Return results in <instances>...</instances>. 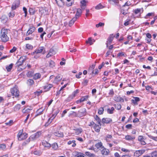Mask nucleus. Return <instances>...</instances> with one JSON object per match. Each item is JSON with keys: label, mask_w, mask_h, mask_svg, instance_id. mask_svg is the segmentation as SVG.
<instances>
[{"label": "nucleus", "mask_w": 157, "mask_h": 157, "mask_svg": "<svg viewBox=\"0 0 157 157\" xmlns=\"http://www.w3.org/2000/svg\"><path fill=\"white\" fill-rule=\"evenodd\" d=\"M18 140L19 141H21L25 139L28 137V134L25 132H23V129L19 131L17 135Z\"/></svg>", "instance_id": "f03ea898"}, {"label": "nucleus", "mask_w": 157, "mask_h": 157, "mask_svg": "<svg viewBox=\"0 0 157 157\" xmlns=\"http://www.w3.org/2000/svg\"><path fill=\"white\" fill-rule=\"evenodd\" d=\"M32 153L37 155H40L41 154V152L40 151L37 150L33 151Z\"/></svg>", "instance_id": "603ef678"}, {"label": "nucleus", "mask_w": 157, "mask_h": 157, "mask_svg": "<svg viewBox=\"0 0 157 157\" xmlns=\"http://www.w3.org/2000/svg\"><path fill=\"white\" fill-rule=\"evenodd\" d=\"M19 4L20 2L19 0H15L12 6V9L13 10H14L16 9L19 6Z\"/></svg>", "instance_id": "0eeeda50"}, {"label": "nucleus", "mask_w": 157, "mask_h": 157, "mask_svg": "<svg viewBox=\"0 0 157 157\" xmlns=\"http://www.w3.org/2000/svg\"><path fill=\"white\" fill-rule=\"evenodd\" d=\"M52 148L54 150H57L58 148V145L57 143H55L52 145Z\"/></svg>", "instance_id": "a19ab883"}, {"label": "nucleus", "mask_w": 157, "mask_h": 157, "mask_svg": "<svg viewBox=\"0 0 157 157\" xmlns=\"http://www.w3.org/2000/svg\"><path fill=\"white\" fill-rule=\"evenodd\" d=\"M144 10L143 8H137L135 9L134 10V12L136 14H139L140 15L141 14L143 13Z\"/></svg>", "instance_id": "4468645a"}, {"label": "nucleus", "mask_w": 157, "mask_h": 157, "mask_svg": "<svg viewBox=\"0 0 157 157\" xmlns=\"http://www.w3.org/2000/svg\"><path fill=\"white\" fill-rule=\"evenodd\" d=\"M29 11L30 14L33 15L34 14L35 11L34 9L32 8H29Z\"/></svg>", "instance_id": "bf43d9fd"}, {"label": "nucleus", "mask_w": 157, "mask_h": 157, "mask_svg": "<svg viewBox=\"0 0 157 157\" xmlns=\"http://www.w3.org/2000/svg\"><path fill=\"white\" fill-rule=\"evenodd\" d=\"M114 37V36L113 34L110 35L107 39V41L106 43L107 47L108 46L109 44H110L112 43Z\"/></svg>", "instance_id": "9d476101"}, {"label": "nucleus", "mask_w": 157, "mask_h": 157, "mask_svg": "<svg viewBox=\"0 0 157 157\" xmlns=\"http://www.w3.org/2000/svg\"><path fill=\"white\" fill-rule=\"evenodd\" d=\"M51 117L49 118L48 120V121L47 122H46L45 124V126L46 127H47L48 126V125L51 123L52 122V120L54 118H53L52 119H51Z\"/></svg>", "instance_id": "5fc2aeb1"}, {"label": "nucleus", "mask_w": 157, "mask_h": 157, "mask_svg": "<svg viewBox=\"0 0 157 157\" xmlns=\"http://www.w3.org/2000/svg\"><path fill=\"white\" fill-rule=\"evenodd\" d=\"M88 81V80L86 79H84L83 80V81L82 82V84L84 86H86L87 85Z\"/></svg>", "instance_id": "de8ad7c7"}, {"label": "nucleus", "mask_w": 157, "mask_h": 157, "mask_svg": "<svg viewBox=\"0 0 157 157\" xmlns=\"http://www.w3.org/2000/svg\"><path fill=\"white\" fill-rule=\"evenodd\" d=\"M44 110V109H43L42 108L39 109L36 112V116H37L42 114Z\"/></svg>", "instance_id": "2f4dec72"}, {"label": "nucleus", "mask_w": 157, "mask_h": 157, "mask_svg": "<svg viewBox=\"0 0 157 157\" xmlns=\"http://www.w3.org/2000/svg\"><path fill=\"white\" fill-rule=\"evenodd\" d=\"M109 3L113 5L118 6L119 3L118 0H108Z\"/></svg>", "instance_id": "412c9836"}, {"label": "nucleus", "mask_w": 157, "mask_h": 157, "mask_svg": "<svg viewBox=\"0 0 157 157\" xmlns=\"http://www.w3.org/2000/svg\"><path fill=\"white\" fill-rule=\"evenodd\" d=\"M78 92V90H76L74 91L72 94L69 97V98H71V99H73L74 97H75L76 95L77 94Z\"/></svg>", "instance_id": "c756f323"}, {"label": "nucleus", "mask_w": 157, "mask_h": 157, "mask_svg": "<svg viewBox=\"0 0 157 157\" xmlns=\"http://www.w3.org/2000/svg\"><path fill=\"white\" fill-rule=\"evenodd\" d=\"M21 105L20 104L16 105L14 107V111H18L20 109Z\"/></svg>", "instance_id": "79ce46f5"}, {"label": "nucleus", "mask_w": 157, "mask_h": 157, "mask_svg": "<svg viewBox=\"0 0 157 157\" xmlns=\"http://www.w3.org/2000/svg\"><path fill=\"white\" fill-rule=\"evenodd\" d=\"M62 78V76L60 75H58L55 78L54 82L57 83L59 82L61 80Z\"/></svg>", "instance_id": "2eb2a0df"}, {"label": "nucleus", "mask_w": 157, "mask_h": 157, "mask_svg": "<svg viewBox=\"0 0 157 157\" xmlns=\"http://www.w3.org/2000/svg\"><path fill=\"white\" fill-rule=\"evenodd\" d=\"M100 151L102 155H108L109 152V150L105 148L104 147Z\"/></svg>", "instance_id": "ddd939ff"}, {"label": "nucleus", "mask_w": 157, "mask_h": 157, "mask_svg": "<svg viewBox=\"0 0 157 157\" xmlns=\"http://www.w3.org/2000/svg\"><path fill=\"white\" fill-rule=\"evenodd\" d=\"M10 91L12 96L18 97L19 96V91L18 87L15 86L10 90Z\"/></svg>", "instance_id": "7ed1b4c3"}, {"label": "nucleus", "mask_w": 157, "mask_h": 157, "mask_svg": "<svg viewBox=\"0 0 157 157\" xmlns=\"http://www.w3.org/2000/svg\"><path fill=\"white\" fill-rule=\"evenodd\" d=\"M53 86L52 84H48L46 85L43 87V88L45 91H48Z\"/></svg>", "instance_id": "b1692460"}, {"label": "nucleus", "mask_w": 157, "mask_h": 157, "mask_svg": "<svg viewBox=\"0 0 157 157\" xmlns=\"http://www.w3.org/2000/svg\"><path fill=\"white\" fill-rule=\"evenodd\" d=\"M103 8L104 6L101 4H99L95 6V9L97 10H99Z\"/></svg>", "instance_id": "3c124183"}, {"label": "nucleus", "mask_w": 157, "mask_h": 157, "mask_svg": "<svg viewBox=\"0 0 157 157\" xmlns=\"http://www.w3.org/2000/svg\"><path fill=\"white\" fill-rule=\"evenodd\" d=\"M112 121V120L110 118H103L102 119V123L104 124H109Z\"/></svg>", "instance_id": "5701e85b"}, {"label": "nucleus", "mask_w": 157, "mask_h": 157, "mask_svg": "<svg viewBox=\"0 0 157 157\" xmlns=\"http://www.w3.org/2000/svg\"><path fill=\"white\" fill-rule=\"evenodd\" d=\"M128 7H122L121 10V13L124 15H125L128 12Z\"/></svg>", "instance_id": "a878e982"}, {"label": "nucleus", "mask_w": 157, "mask_h": 157, "mask_svg": "<svg viewBox=\"0 0 157 157\" xmlns=\"http://www.w3.org/2000/svg\"><path fill=\"white\" fill-rule=\"evenodd\" d=\"M13 66V64L11 63L9 65L7 66L6 67V68L8 72L10 71L11 70Z\"/></svg>", "instance_id": "c03bdc74"}, {"label": "nucleus", "mask_w": 157, "mask_h": 157, "mask_svg": "<svg viewBox=\"0 0 157 157\" xmlns=\"http://www.w3.org/2000/svg\"><path fill=\"white\" fill-rule=\"evenodd\" d=\"M80 3L81 8L84 9L86 6V1L85 0H82L81 1Z\"/></svg>", "instance_id": "c85d7f7f"}, {"label": "nucleus", "mask_w": 157, "mask_h": 157, "mask_svg": "<svg viewBox=\"0 0 157 157\" xmlns=\"http://www.w3.org/2000/svg\"><path fill=\"white\" fill-rule=\"evenodd\" d=\"M42 144L45 147H50L51 146V144L46 141H43L42 142Z\"/></svg>", "instance_id": "7c9ffc66"}, {"label": "nucleus", "mask_w": 157, "mask_h": 157, "mask_svg": "<svg viewBox=\"0 0 157 157\" xmlns=\"http://www.w3.org/2000/svg\"><path fill=\"white\" fill-rule=\"evenodd\" d=\"M34 83V81L32 79H29L27 81V84L29 85H32Z\"/></svg>", "instance_id": "a18cd8bd"}, {"label": "nucleus", "mask_w": 157, "mask_h": 157, "mask_svg": "<svg viewBox=\"0 0 157 157\" xmlns=\"http://www.w3.org/2000/svg\"><path fill=\"white\" fill-rule=\"evenodd\" d=\"M45 50V48L44 47H40L38 48L35 51L36 54L41 53L43 51Z\"/></svg>", "instance_id": "a211bd4d"}, {"label": "nucleus", "mask_w": 157, "mask_h": 157, "mask_svg": "<svg viewBox=\"0 0 157 157\" xmlns=\"http://www.w3.org/2000/svg\"><path fill=\"white\" fill-rule=\"evenodd\" d=\"M148 137L151 139L157 141V136H154L150 135H148Z\"/></svg>", "instance_id": "13d9d810"}, {"label": "nucleus", "mask_w": 157, "mask_h": 157, "mask_svg": "<svg viewBox=\"0 0 157 157\" xmlns=\"http://www.w3.org/2000/svg\"><path fill=\"white\" fill-rule=\"evenodd\" d=\"M151 157H157V151H155L151 154Z\"/></svg>", "instance_id": "e2e57ef3"}, {"label": "nucleus", "mask_w": 157, "mask_h": 157, "mask_svg": "<svg viewBox=\"0 0 157 157\" xmlns=\"http://www.w3.org/2000/svg\"><path fill=\"white\" fill-rule=\"evenodd\" d=\"M54 135L59 137H63V132L58 131L54 133Z\"/></svg>", "instance_id": "393cba45"}, {"label": "nucleus", "mask_w": 157, "mask_h": 157, "mask_svg": "<svg viewBox=\"0 0 157 157\" xmlns=\"http://www.w3.org/2000/svg\"><path fill=\"white\" fill-rule=\"evenodd\" d=\"M114 105L115 106L116 109H117L118 110H119L121 109V106L120 104H118L117 105L114 104Z\"/></svg>", "instance_id": "8fccbe9b"}, {"label": "nucleus", "mask_w": 157, "mask_h": 157, "mask_svg": "<svg viewBox=\"0 0 157 157\" xmlns=\"http://www.w3.org/2000/svg\"><path fill=\"white\" fill-rule=\"evenodd\" d=\"M35 30V28L33 25L30 26V27L26 33V36L32 34Z\"/></svg>", "instance_id": "6e6552de"}, {"label": "nucleus", "mask_w": 157, "mask_h": 157, "mask_svg": "<svg viewBox=\"0 0 157 157\" xmlns=\"http://www.w3.org/2000/svg\"><path fill=\"white\" fill-rule=\"evenodd\" d=\"M86 155L89 157H95V155L93 153H91L89 151H86L85 153Z\"/></svg>", "instance_id": "e433bc0d"}, {"label": "nucleus", "mask_w": 157, "mask_h": 157, "mask_svg": "<svg viewBox=\"0 0 157 157\" xmlns=\"http://www.w3.org/2000/svg\"><path fill=\"white\" fill-rule=\"evenodd\" d=\"M82 13L81 10L80 9H78L77 10L75 17L74 18H75L77 19L81 16Z\"/></svg>", "instance_id": "dca6fc26"}, {"label": "nucleus", "mask_w": 157, "mask_h": 157, "mask_svg": "<svg viewBox=\"0 0 157 157\" xmlns=\"http://www.w3.org/2000/svg\"><path fill=\"white\" fill-rule=\"evenodd\" d=\"M95 40L92 39L91 37H90L88 39L87 41H86L87 44H89L90 45H91L95 42Z\"/></svg>", "instance_id": "473e14b6"}, {"label": "nucleus", "mask_w": 157, "mask_h": 157, "mask_svg": "<svg viewBox=\"0 0 157 157\" xmlns=\"http://www.w3.org/2000/svg\"><path fill=\"white\" fill-rule=\"evenodd\" d=\"M114 110V108L113 107H112L110 109L108 108L107 109V112L108 113L112 114L113 113V111Z\"/></svg>", "instance_id": "ea45409f"}, {"label": "nucleus", "mask_w": 157, "mask_h": 157, "mask_svg": "<svg viewBox=\"0 0 157 157\" xmlns=\"http://www.w3.org/2000/svg\"><path fill=\"white\" fill-rule=\"evenodd\" d=\"M95 146V147L94 149V151L95 152H97L99 151H101L102 148L104 147L101 141L96 144Z\"/></svg>", "instance_id": "20e7f679"}, {"label": "nucleus", "mask_w": 157, "mask_h": 157, "mask_svg": "<svg viewBox=\"0 0 157 157\" xmlns=\"http://www.w3.org/2000/svg\"><path fill=\"white\" fill-rule=\"evenodd\" d=\"M154 15V13L153 12L148 13L144 17L145 19H147L150 18V17L153 16Z\"/></svg>", "instance_id": "f704fd0d"}, {"label": "nucleus", "mask_w": 157, "mask_h": 157, "mask_svg": "<svg viewBox=\"0 0 157 157\" xmlns=\"http://www.w3.org/2000/svg\"><path fill=\"white\" fill-rule=\"evenodd\" d=\"M112 136L111 135L107 134L105 137V140L107 142H109L112 140Z\"/></svg>", "instance_id": "cd10ccee"}, {"label": "nucleus", "mask_w": 157, "mask_h": 157, "mask_svg": "<svg viewBox=\"0 0 157 157\" xmlns=\"http://www.w3.org/2000/svg\"><path fill=\"white\" fill-rule=\"evenodd\" d=\"M104 109L103 107H101L98 109V113L99 114H102L103 113Z\"/></svg>", "instance_id": "09e8293b"}, {"label": "nucleus", "mask_w": 157, "mask_h": 157, "mask_svg": "<svg viewBox=\"0 0 157 157\" xmlns=\"http://www.w3.org/2000/svg\"><path fill=\"white\" fill-rule=\"evenodd\" d=\"M114 94V92L113 89H111L109 90V95L112 96Z\"/></svg>", "instance_id": "338daca9"}, {"label": "nucleus", "mask_w": 157, "mask_h": 157, "mask_svg": "<svg viewBox=\"0 0 157 157\" xmlns=\"http://www.w3.org/2000/svg\"><path fill=\"white\" fill-rule=\"evenodd\" d=\"M133 99L131 100L132 102L135 105H138V102L140 101V99L137 97H133Z\"/></svg>", "instance_id": "6ab92c4d"}, {"label": "nucleus", "mask_w": 157, "mask_h": 157, "mask_svg": "<svg viewBox=\"0 0 157 157\" xmlns=\"http://www.w3.org/2000/svg\"><path fill=\"white\" fill-rule=\"evenodd\" d=\"M74 132L73 133L76 135H78L81 134L82 132V130L81 128H75L73 129Z\"/></svg>", "instance_id": "f8f14e48"}, {"label": "nucleus", "mask_w": 157, "mask_h": 157, "mask_svg": "<svg viewBox=\"0 0 157 157\" xmlns=\"http://www.w3.org/2000/svg\"><path fill=\"white\" fill-rule=\"evenodd\" d=\"M76 20L75 18L73 17L71 20L69 22V25L70 26H71L75 22Z\"/></svg>", "instance_id": "37998d69"}, {"label": "nucleus", "mask_w": 157, "mask_h": 157, "mask_svg": "<svg viewBox=\"0 0 157 157\" xmlns=\"http://www.w3.org/2000/svg\"><path fill=\"white\" fill-rule=\"evenodd\" d=\"M26 48L29 50H32L33 48V47L32 45L28 44H26Z\"/></svg>", "instance_id": "4d7b16f0"}, {"label": "nucleus", "mask_w": 157, "mask_h": 157, "mask_svg": "<svg viewBox=\"0 0 157 157\" xmlns=\"http://www.w3.org/2000/svg\"><path fill=\"white\" fill-rule=\"evenodd\" d=\"M26 59V57L25 56H22L20 57V59L18 60L16 63V65L19 67L21 65L23 62H24Z\"/></svg>", "instance_id": "423d86ee"}, {"label": "nucleus", "mask_w": 157, "mask_h": 157, "mask_svg": "<svg viewBox=\"0 0 157 157\" xmlns=\"http://www.w3.org/2000/svg\"><path fill=\"white\" fill-rule=\"evenodd\" d=\"M138 140L140 141L141 144L144 145L146 144V143L144 141V138L143 136H139L138 137Z\"/></svg>", "instance_id": "aec40b11"}, {"label": "nucleus", "mask_w": 157, "mask_h": 157, "mask_svg": "<svg viewBox=\"0 0 157 157\" xmlns=\"http://www.w3.org/2000/svg\"><path fill=\"white\" fill-rule=\"evenodd\" d=\"M117 56L118 57L122 56L126 57L127 56V55L124 52H121L117 54Z\"/></svg>", "instance_id": "6e6d98bb"}, {"label": "nucleus", "mask_w": 157, "mask_h": 157, "mask_svg": "<svg viewBox=\"0 0 157 157\" xmlns=\"http://www.w3.org/2000/svg\"><path fill=\"white\" fill-rule=\"evenodd\" d=\"M33 74V72L32 71H29L27 74V75L28 77H31L32 76Z\"/></svg>", "instance_id": "774afa93"}, {"label": "nucleus", "mask_w": 157, "mask_h": 157, "mask_svg": "<svg viewBox=\"0 0 157 157\" xmlns=\"http://www.w3.org/2000/svg\"><path fill=\"white\" fill-rule=\"evenodd\" d=\"M48 53L52 56L53 55L55 54L56 52L54 49L52 48H51L49 50Z\"/></svg>", "instance_id": "864d4df0"}, {"label": "nucleus", "mask_w": 157, "mask_h": 157, "mask_svg": "<svg viewBox=\"0 0 157 157\" xmlns=\"http://www.w3.org/2000/svg\"><path fill=\"white\" fill-rule=\"evenodd\" d=\"M49 66L53 68L55 66V62L52 60H51L49 61Z\"/></svg>", "instance_id": "49530a36"}, {"label": "nucleus", "mask_w": 157, "mask_h": 157, "mask_svg": "<svg viewBox=\"0 0 157 157\" xmlns=\"http://www.w3.org/2000/svg\"><path fill=\"white\" fill-rule=\"evenodd\" d=\"M94 118L97 121L98 124H100V123H101V120L100 119L98 116L97 115H96Z\"/></svg>", "instance_id": "680f3d73"}, {"label": "nucleus", "mask_w": 157, "mask_h": 157, "mask_svg": "<svg viewBox=\"0 0 157 157\" xmlns=\"http://www.w3.org/2000/svg\"><path fill=\"white\" fill-rule=\"evenodd\" d=\"M145 152V150L144 149L136 151L134 153V156L136 157H138L143 154Z\"/></svg>", "instance_id": "1a4fd4ad"}, {"label": "nucleus", "mask_w": 157, "mask_h": 157, "mask_svg": "<svg viewBox=\"0 0 157 157\" xmlns=\"http://www.w3.org/2000/svg\"><path fill=\"white\" fill-rule=\"evenodd\" d=\"M125 138L127 140H132L135 139V137L128 135L125 136Z\"/></svg>", "instance_id": "bb28decb"}, {"label": "nucleus", "mask_w": 157, "mask_h": 157, "mask_svg": "<svg viewBox=\"0 0 157 157\" xmlns=\"http://www.w3.org/2000/svg\"><path fill=\"white\" fill-rule=\"evenodd\" d=\"M89 97L88 95L82 97L80 99V102H82L87 100Z\"/></svg>", "instance_id": "4c0bfd02"}, {"label": "nucleus", "mask_w": 157, "mask_h": 157, "mask_svg": "<svg viewBox=\"0 0 157 157\" xmlns=\"http://www.w3.org/2000/svg\"><path fill=\"white\" fill-rule=\"evenodd\" d=\"M41 77V75L39 73H37L35 74L33 76V78L35 80Z\"/></svg>", "instance_id": "58836bf2"}, {"label": "nucleus", "mask_w": 157, "mask_h": 157, "mask_svg": "<svg viewBox=\"0 0 157 157\" xmlns=\"http://www.w3.org/2000/svg\"><path fill=\"white\" fill-rule=\"evenodd\" d=\"M75 140H69L67 142V144L68 145H72V146L73 147H75L76 145V144L75 143Z\"/></svg>", "instance_id": "c9c22d12"}, {"label": "nucleus", "mask_w": 157, "mask_h": 157, "mask_svg": "<svg viewBox=\"0 0 157 157\" xmlns=\"http://www.w3.org/2000/svg\"><path fill=\"white\" fill-rule=\"evenodd\" d=\"M56 3L59 6H61L63 4V0H55Z\"/></svg>", "instance_id": "72a5a7b5"}, {"label": "nucleus", "mask_w": 157, "mask_h": 157, "mask_svg": "<svg viewBox=\"0 0 157 157\" xmlns=\"http://www.w3.org/2000/svg\"><path fill=\"white\" fill-rule=\"evenodd\" d=\"M8 33L7 29L3 28L1 29L0 38L2 42H6L9 40V37L7 35Z\"/></svg>", "instance_id": "f257e3e1"}, {"label": "nucleus", "mask_w": 157, "mask_h": 157, "mask_svg": "<svg viewBox=\"0 0 157 157\" xmlns=\"http://www.w3.org/2000/svg\"><path fill=\"white\" fill-rule=\"evenodd\" d=\"M86 109L85 108L80 109L78 111V116L80 117L85 116L86 114Z\"/></svg>", "instance_id": "39448f33"}, {"label": "nucleus", "mask_w": 157, "mask_h": 157, "mask_svg": "<svg viewBox=\"0 0 157 157\" xmlns=\"http://www.w3.org/2000/svg\"><path fill=\"white\" fill-rule=\"evenodd\" d=\"M104 23L101 22H99L98 24L96 25V27L97 28H98L100 26H104Z\"/></svg>", "instance_id": "69168bd1"}, {"label": "nucleus", "mask_w": 157, "mask_h": 157, "mask_svg": "<svg viewBox=\"0 0 157 157\" xmlns=\"http://www.w3.org/2000/svg\"><path fill=\"white\" fill-rule=\"evenodd\" d=\"M9 16L10 17H13L15 15L14 12H10L8 14Z\"/></svg>", "instance_id": "0e129e2a"}, {"label": "nucleus", "mask_w": 157, "mask_h": 157, "mask_svg": "<svg viewBox=\"0 0 157 157\" xmlns=\"http://www.w3.org/2000/svg\"><path fill=\"white\" fill-rule=\"evenodd\" d=\"M36 136H35V134H33L30 136V137L26 140V141L24 142L23 143V145H25L26 144L28 143L30 141V140L31 139L33 140L35 139H37Z\"/></svg>", "instance_id": "9b49d317"}, {"label": "nucleus", "mask_w": 157, "mask_h": 157, "mask_svg": "<svg viewBox=\"0 0 157 157\" xmlns=\"http://www.w3.org/2000/svg\"><path fill=\"white\" fill-rule=\"evenodd\" d=\"M6 147V146L4 144H0V150H4Z\"/></svg>", "instance_id": "052dcab7"}, {"label": "nucleus", "mask_w": 157, "mask_h": 157, "mask_svg": "<svg viewBox=\"0 0 157 157\" xmlns=\"http://www.w3.org/2000/svg\"><path fill=\"white\" fill-rule=\"evenodd\" d=\"M99 125H97L96 124H95L94 126V129L95 131L97 132H99L100 131V129L101 128V123Z\"/></svg>", "instance_id": "4be33fe9"}, {"label": "nucleus", "mask_w": 157, "mask_h": 157, "mask_svg": "<svg viewBox=\"0 0 157 157\" xmlns=\"http://www.w3.org/2000/svg\"><path fill=\"white\" fill-rule=\"evenodd\" d=\"M114 100L117 102H123L124 99L120 96H116L114 98Z\"/></svg>", "instance_id": "f3484780"}]
</instances>
